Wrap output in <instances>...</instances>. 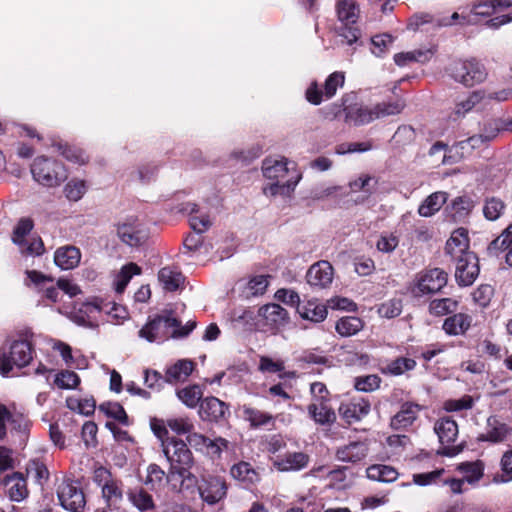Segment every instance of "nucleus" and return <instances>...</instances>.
I'll return each instance as SVG.
<instances>
[{
  "label": "nucleus",
  "instance_id": "f257e3e1",
  "mask_svg": "<svg viewBox=\"0 0 512 512\" xmlns=\"http://www.w3.org/2000/svg\"><path fill=\"white\" fill-rule=\"evenodd\" d=\"M33 359V345L24 335L9 338L0 348V374L7 377L14 367H26Z\"/></svg>",
  "mask_w": 512,
  "mask_h": 512
},
{
  "label": "nucleus",
  "instance_id": "f03ea898",
  "mask_svg": "<svg viewBox=\"0 0 512 512\" xmlns=\"http://www.w3.org/2000/svg\"><path fill=\"white\" fill-rule=\"evenodd\" d=\"M162 451L170 463L171 474H177L182 479V484L196 482L195 475L190 472L194 459L186 442L176 437L165 440Z\"/></svg>",
  "mask_w": 512,
  "mask_h": 512
},
{
  "label": "nucleus",
  "instance_id": "7ed1b4c3",
  "mask_svg": "<svg viewBox=\"0 0 512 512\" xmlns=\"http://www.w3.org/2000/svg\"><path fill=\"white\" fill-rule=\"evenodd\" d=\"M446 72L450 78L465 87L482 83L487 77L484 65L475 59L453 61L446 68Z\"/></svg>",
  "mask_w": 512,
  "mask_h": 512
},
{
  "label": "nucleus",
  "instance_id": "20e7f679",
  "mask_svg": "<svg viewBox=\"0 0 512 512\" xmlns=\"http://www.w3.org/2000/svg\"><path fill=\"white\" fill-rule=\"evenodd\" d=\"M31 173L36 182L46 187H56L66 178L62 164L44 156L34 159Z\"/></svg>",
  "mask_w": 512,
  "mask_h": 512
},
{
  "label": "nucleus",
  "instance_id": "39448f33",
  "mask_svg": "<svg viewBox=\"0 0 512 512\" xmlns=\"http://www.w3.org/2000/svg\"><path fill=\"white\" fill-rule=\"evenodd\" d=\"M94 483L101 488L102 497L108 507H116L123 498L122 483L105 467H98L93 474Z\"/></svg>",
  "mask_w": 512,
  "mask_h": 512
},
{
  "label": "nucleus",
  "instance_id": "423d86ee",
  "mask_svg": "<svg viewBox=\"0 0 512 512\" xmlns=\"http://www.w3.org/2000/svg\"><path fill=\"white\" fill-rule=\"evenodd\" d=\"M181 326L178 321L171 314L159 315L148 321L138 332V336L148 342L163 341L171 337V328Z\"/></svg>",
  "mask_w": 512,
  "mask_h": 512
},
{
  "label": "nucleus",
  "instance_id": "0eeeda50",
  "mask_svg": "<svg viewBox=\"0 0 512 512\" xmlns=\"http://www.w3.org/2000/svg\"><path fill=\"white\" fill-rule=\"evenodd\" d=\"M195 483L201 500L208 506L220 503L227 496L228 485L223 477L206 475Z\"/></svg>",
  "mask_w": 512,
  "mask_h": 512
},
{
  "label": "nucleus",
  "instance_id": "6e6552de",
  "mask_svg": "<svg viewBox=\"0 0 512 512\" xmlns=\"http://www.w3.org/2000/svg\"><path fill=\"white\" fill-rule=\"evenodd\" d=\"M60 505L70 512H83L86 499L82 488L70 479H63L57 487Z\"/></svg>",
  "mask_w": 512,
  "mask_h": 512
},
{
  "label": "nucleus",
  "instance_id": "1a4fd4ad",
  "mask_svg": "<svg viewBox=\"0 0 512 512\" xmlns=\"http://www.w3.org/2000/svg\"><path fill=\"white\" fill-rule=\"evenodd\" d=\"M434 430L439 437V441L444 446L439 453L448 457H453L460 452L459 447L449 446L455 441L458 435V425L450 417H443L439 419L434 426Z\"/></svg>",
  "mask_w": 512,
  "mask_h": 512
},
{
  "label": "nucleus",
  "instance_id": "9d476101",
  "mask_svg": "<svg viewBox=\"0 0 512 512\" xmlns=\"http://www.w3.org/2000/svg\"><path fill=\"white\" fill-rule=\"evenodd\" d=\"M344 73L342 72H334L328 76L324 83V91L318 88L316 82L310 84V86L306 90V99L313 105H319L323 98L330 99L332 98L338 89V87H342L344 84Z\"/></svg>",
  "mask_w": 512,
  "mask_h": 512
},
{
  "label": "nucleus",
  "instance_id": "9b49d317",
  "mask_svg": "<svg viewBox=\"0 0 512 512\" xmlns=\"http://www.w3.org/2000/svg\"><path fill=\"white\" fill-rule=\"evenodd\" d=\"M117 235L123 243L134 247L145 242L148 232L138 219L129 218L125 222L118 224Z\"/></svg>",
  "mask_w": 512,
  "mask_h": 512
},
{
  "label": "nucleus",
  "instance_id": "f8f14e48",
  "mask_svg": "<svg viewBox=\"0 0 512 512\" xmlns=\"http://www.w3.org/2000/svg\"><path fill=\"white\" fill-rule=\"evenodd\" d=\"M101 311L102 308L97 302H84L75 305L69 317L79 326L94 329L98 327Z\"/></svg>",
  "mask_w": 512,
  "mask_h": 512
},
{
  "label": "nucleus",
  "instance_id": "ddd939ff",
  "mask_svg": "<svg viewBox=\"0 0 512 512\" xmlns=\"http://www.w3.org/2000/svg\"><path fill=\"white\" fill-rule=\"evenodd\" d=\"M259 321L270 331L285 326L289 321L288 312L279 304L270 303L259 308Z\"/></svg>",
  "mask_w": 512,
  "mask_h": 512
},
{
  "label": "nucleus",
  "instance_id": "4468645a",
  "mask_svg": "<svg viewBox=\"0 0 512 512\" xmlns=\"http://www.w3.org/2000/svg\"><path fill=\"white\" fill-rule=\"evenodd\" d=\"M333 276V266L328 261L321 260L311 265L306 273V280L314 288L325 289L331 285Z\"/></svg>",
  "mask_w": 512,
  "mask_h": 512
},
{
  "label": "nucleus",
  "instance_id": "2eb2a0df",
  "mask_svg": "<svg viewBox=\"0 0 512 512\" xmlns=\"http://www.w3.org/2000/svg\"><path fill=\"white\" fill-rule=\"evenodd\" d=\"M455 278L460 286H470L479 275L478 258L473 254H466L465 258L455 263Z\"/></svg>",
  "mask_w": 512,
  "mask_h": 512
},
{
  "label": "nucleus",
  "instance_id": "dca6fc26",
  "mask_svg": "<svg viewBox=\"0 0 512 512\" xmlns=\"http://www.w3.org/2000/svg\"><path fill=\"white\" fill-rule=\"evenodd\" d=\"M445 252L455 263L465 258L466 254H473L469 251V239L464 229L460 228L452 233L446 242Z\"/></svg>",
  "mask_w": 512,
  "mask_h": 512
},
{
  "label": "nucleus",
  "instance_id": "f3484780",
  "mask_svg": "<svg viewBox=\"0 0 512 512\" xmlns=\"http://www.w3.org/2000/svg\"><path fill=\"white\" fill-rule=\"evenodd\" d=\"M447 284V273L439 268L431 269L420 276L417 290L420 294L439 292Z\"/></svg>",
  "mask_w": 512,
  "mask_h": 512
},
{
  "label": "nucleus",
  "instance_id": "a211bd4d",
  "mask_svg": "<svg viewBox=\"0 0 512 512\" xmlns=\"http://www.w3.org/2000/svg\"><path fill=\"white\" fill-rule=\"evenodd\" d=\"M26 276L31 283L35 285L39 292L44 294V297L55 303L59 299V289L57 284H53V279L44 275L43 273L36 270L26 271Z\"/></svg>",
  "mask_w": 512,
  "mask_h": 512
},
{
  "label": "nucleus",
  "instance_id": "6ab92c4d",
  "mask_svg": "<svg viewBox=\"0 0 512 512\" xmlns=\"http://www.w3.org/2000/svg\"><path fill=\"white\" fill-rule=\"evenodd\" d=\"M368 445L364 441H353L337 448L335 457L338 461L358 463L368 455Z\"/></svg>",
  "mask_w": 512,
  "mask_h": 512
},
{
  "label": "nucleus",
  "instance_id": "aec40b11",
  "mask_svg": "<svg viewBox=\"0 0 512 512\" xmlns=\"http://www.w3.org/2000/svg\"><path fill=\"white\" fill-rule=\"evenodd\" d=\"M510 434L511 429L506 423L499 420L496 416H490L487 419L485 432L478 436V440L500 443L505 441Z\"/></svg>",
  "mask_w": 512,
  "mask_h": 512
},
{
  "label": "nucleus",
  "instance_id": "412c9836",
  "mask_svg": "<svg viewBox=\"0 0 512 512\" xmlns=\"http://www.w3.org/2000/svg\"><path fill=\"white\" fill-rule=\"evenodd\" d=\"M309 463V456L304 452H289L273 459V466L280 472L299 471Z\"/></svg>",
  "mask_w": 512,
  "mask_h": 512
},
{
  "label": "nucleus",
  "instance_id": "4be33fe9",
  "mask_svg": "<svg viewBox=\"0 0 512 512\" xmlns=\"http://www.w3.org/2000/svg\"><path fill=\"white\" fill-rule=\"evenodd\" d=\"M226 404L216 397H206L199 404V416L204 421H218L225 416Z\"/></svg>",
  "mask_w": 512,
  "mask_h": 512
},
{
  "label": "nucleus",
  "instance_id": "5701e85b",
  "mask_svg": "<svg viewBox=\"0 0 512 512\" xmlns=\"http://www.w3.org/2000/svg\"><path fill=\"white\" fill-rule=\"evenodd\" d=\"M505 252V261L512 267V223L488 246V253L497 256Z\"/></svg>",
  "mask_w": 512,
  "mask_h": 512
},
{
  "label": "nucleus",
  "instance_id": "b1692460",
  "mask_svg": "<svg viewBox=\"0 0 512 512\" xmlns=\"http://www.w3.org/2000/svg\"><path fill=\"white\" fill-rule=\"evenodd\" d=\"M80 260L81 252L76 246H62L54 253V263L62 270H70L77 267Z\"/></svg>",
  "mask_w": 512,
  "mask_h": 512
},
{
  "label": "nucleus",
  "instance_id": "393cba45",
  "mask_svg": "<svg viewBox=\"0 0 512 512\" xmlns=\"http://www.w3.org/2000/svg\"><path fill=\"white\" fill-rule=\"evenodd\" d=\"M485 97V93L482 90H475L468 93L465 98L456 101L451 113V117L453 120H458L465 117L466 114L471 112L479 103L484 100Z\"/></svg>",
  "mask_w": 512,
  "mask_h": 512
},
{
  "label": "nucleus",
  "instance_id": "a878e982",
  "mask_svg": "<svg viewBox=\"0 0 512 512\" xmlns=\"http://www.w3.org/2000/svg\"><path fill=\"white\" fill-rule=\"evenodd\" d=\"M288 165L289 161L286 158H267L262 164L263 175L269 180L285 181L290 171Z\"/></svg>",
  "mask_w": 512,
  "mask_h": 512
},
{
  "label": "nucleus",
  "instance_id": "bb28decb",
  "mask_svg": "<svg viewBox=\"0 0 512 512\" xmlns=\"http://www.w3.org/2000/svg\"><path fill=\"white\" fill-rule=\"evenodd\" d=\"M420 406L414 403H404L401 409L391 419V427L395 430L407 428L416 420Z\"/></svg>",
  "mask_w": 512,
  "mask_h": 512
},
{
  "label": "nucleus",
  "instance_id": "cd10ccee",
  "mask_svg": "<svg viewBox=\"0 0 512 512\" xmlns=\"http://www.w3.org/2000/svg\"><path fill=\"white\" fill-rule=\"evenodd\" d=\"M472 317L465 313H455L447 317L442 325L443 330L450 336L463 335L471 327Z\"/></svg>",
  "mask_w": 512,
  "mask_h": 512
},
{
  "label": "nucleus",
  "instance_id": "c85d7f7f",
  "mask_svg": "<svg viewBox=\"0 0 512 512\" xmlns=\"http://www.w3.org/2000/svg\"><path fill=\"white\" fill-rule=\"evenodd\" d=\"M339 412L348 423L359 421L370 412V403L364 399L353 400L342 404Z\"/></svg>",
  "mask_w": 512,
  "mask_h": 512
},
{
  "label": "nucleus",
  "instance_id": "c756f323",
  "mask_svg": "<svg viewBox=\"0 0 512 512\" xmlns=\"http://www.w3.org/2000/svg\"><path fill=\"white\" fill-rule=\"evenodd\" d=\"M308 414L319 425H331L336 420V414L328 401L312 402L308 406Z\"/></svg>",
  "mask_w": 512,
  "mask_h": 512
},
{
  "label": "nucleus",
  "instance_id": "7c9ffc66",
  "mask_svg": "<svg viewBox=\"0 0 512 512\" xmlns=\"http://www.w3.org/2000/svg\"><path fill=\"white\" fill-rule=\"evenodd\" d=\"M448 200V193L437 191L427 196L418 207V214L431 217L436 214Z\"/></svg>",
  "mask_w": 512,
  "mask_h": 512
},
{
  "label": "nucleus",
  "instance_id": "2f4dec72",
  "mask_svg": "<svg viewBox=\"0 0 512 512\" xmlns=\"http://www.w3.org/2000/svg\"><path fill=\"white\" fill-rule=\"evenodd\" d=\"M474 202L470 197L459 196L456 197L451 204L447 207L450 217L454 222L464 220L472 211Z\"/></svg>",
  "mask_w": 512,
  "mask_h": 512
},
{
  "label": "nucleus",
  "instance_id": "473e14b6",
  "mask_svg": "<svg viewBox=\"0 0 512 512\" xmlns=\"http://www.w3.org/2000/svg\"><path fill=\"white\" fill-rule=\"evenodd\" d=\"M158 280L166 291H176L183 283V274L174 267H163L158 273Z\"/></svg>",
  "mask_w": 512,
  "mask_h": 512
},
{
  "label": "nucleus",
  "instance_id": "72a5a7b5",
  "mask_svg": "<svg viewBox=\"0 0 512 512\" xmlns=\"http://www.w3.org/2000/svg\"><path fill=\"white\" fill-rule=\"evenodd\" d=\"M346 120L355 125H365L376 119L374 106H353L345 109Z\"/></svg>",
  "mask_w": 512,
  "mask_h": 512
},
{
  "label": "nucleus",
  "instance_id": "f704fd0d",
  "mask_svg": "<svg viewBox=\"0 0 512 512\" xmlns=\"http://www.w3.org/2000/svg\"><path fill=\"white\" fill-rule=\"evenodd\" d=\"M366 474L370 480L382 483L394 482L399 476L398 471L394 467L384 464H374L369 466L366 469Z\"/></svg>",
  "mask_w": 512,
  "mask_h": 512
},
{
  "label": "nucleus",
  "instance_id": "c9c22d12",
  "mask_svg": "<svg viewBox=\"0 0 512 512\" xmlns=\"http://www.w3.org/2000/svg\"><path fill=\"white\" fill-rule=\"evenodd\" d=\"M230 475L237 481L246 485L254 484L259 481L258 472L250 463L241 461L234 464L230 469Z\"/></svg>",
  "mask_w": 512,
  "mask_h": 512
},
{
  "label": "nucleus",
  "instance_id": "e433bc0d",
  "mask_svg": "<svg viewBox=\"0 0 512 512\" xmlns=\"http://www.w3.org/2000/svg\"><path fill=\"white\" fill-rule=\"evenodd\" d=\"M297 312L303 319L316 323L323 321L327 317L326 307L315 301H308L305 304L298 305Z\"/></svg>",
  "mask_w": 512,
  "mask_h": 512
},
{
  "label": "nucleus",
  "instance_id": "4c0bfd02",
  "mask_svg": "<svg viewBox=\"0 0 512 512\" xmlns=\"http://www.w3.org/2000/svg\"><path fill=\"white\" fill-rule=\"evenodd\" d=\"M512 6V0H480L475 3L471 9L474 16H490L498 8H508Z\"/></svg>",
  "mask_w": 512,
  "mask_h": 512
},
{
  "label": "nucleus",
  "instance_id": "58836bf2",
  "mask_svg": "<svg viewBox=\"0 0 512 512\" xmlns=\"http://www.w3.org/2000/svg\"><path fill=\"white\" fill-rule=\"evenodd\" d=\"M243 416L253 428L268 426L274 422L270 413L246 405L243 406Z\"/></svg>",
  "mask_w": 512,
  "mask_h": 512
},
{
  "label": "nucleus",
  "instance_id": "ea45409f",
  "mask_svg": "<svg viewBox=\"0 0 512 512\" xmlns=\"http://www.w3.org/2000/svg\"><path fill=\"white\" fill-rule=\"evenodd\" d=\"M300 179V175H295L286 179L285 181H276L265 186L263 188V193L267 196H275V195H289L298 184Z\"/></svg>",
  "mask_w": 512,
  "mask_h": 512
},
{
  "label": "nucleus",
  "instance_id": "a19ab883",
  "mask_svg": "<svg viewBox=\"0 0 512 512\" xmlns=\"http://www.w3.org/2000/svg\"><path fill=\"white\" fill-rule=\"evenodd\" d=\"M337 14L342 25L356 24L359 9L354 0H342L337 5Z\"/></svg>",
  "mask_w": 512,
  "mask_h": 512
},
{
  "label": "nucleus",
  "instance_id": "79ce46f5",
  "mask_svg": "<svg viewBox=\"0 0 512 512\" xmlns=\"http://www.w3.org/2000/svg\"><path fill=\"white\" fill-rule=\"evenodd\" d=\"M194 363L191 360H179L166 371V381L174 382L186 379L193 371Z\"/></svg>",
  "mask_w": 512,
  "mask_h": 512
},
{
  "label": "nucleus",
  "instance_id": "37998d69",
  "mask_svg": "<svg viewBox=\"0 0 512 512\" xmlns=\"http://www.w3.org/2000/svg\"><path fill=\"white\" fill-rule=\"evenodd\" d=\"M363 328V321L355 316H346L340 318L335 325L337 333L343 337H350L358 333Z\"/></svg>",
  "mask_w": 512,
  "mask_h": 512
},
{
  "label": "nucleus",
  "instance_id": "c03bdc74",
  "mask_svg": "<svg viewBox=\"0 0 512 512\" xmlns=\"http://www.w3.org/2000/svg\"><path fill=\"white\" fill-rule=\"evenodd\" d=\"M506 210L504 201L495 196L487 197L483 205V215L489 221L499 219Z\"/></svg>",
  "mask_w": 512,
  "mask_h": 512
},
{
  "label": "nucleus",
  "instance_id": "a18cd8bd",
  "mask_svg": "<svg viewBox=\"0 0 512 512\" xmlns=\"http://www.w3.org/2000/svg\"><path fill=\"white\" fill-rule=\"evenodd\" d=\"M190 210L191 216H190V226L193 229L194 232L198 234L204 233L208 228L211 226V220L207 214H198L199 209L197 204L195 203H188L187 208Z\"/></svg>",
  "mask_w": 512,
  "mask_h": 512
},
{
  "label": "nucleus",
  "instance_id": "49530a36",
  "mask_svg": "<svg viewBox=\"0 0 512 512\" xmlns=\"http://www.w3.org/2000/svg\"><path fill=\"white\" fill-rule=\"evenodd\" d=\"M11 482H14V484L9 488V495L11 500L21 501L27 495L26 484L22 474L15 472L11 476H6L4 484L8 485Z\"/></svg>",
  "mask_w": 512,
  "mask_h": 512
},
{
  "label": "nucleus",
  "instance_id": "de8ad7c7",
  "mask_svg": "<svg viewBox=\"0 0 512 512\" xmlns=\"http://www.w3.org/2000/svg\"><path fill=\"white\" fill-rule=\"evenodd\" d=\"M128 497L132 504L142 512L152 510L155 507L152 496L143 488L131 490Z\"/></svg>",
  "mask_w": 512,
  "mask_h": 512
},
{
  "label": "nucleus",
  "instance_id": "09e8293b",
  "mask_svg": "<svg viewBox=\"0 0 512 512\" xmlns=\"http://www.w3.org/2000/svg\"><path fill=\"white\" fill-rule=\"evenodd\" d=\"M458 308V301L453 298L434 299L429 303V312L435 316L454 313Z\"/></svg>",
  "mask_w": 512,
  "mask_h": 512
},
{
  "label": "nucleus",
  "instance_id": "8fccbe9b",
  "mask_svg": "<svg viewBox=\"0 0 512 512\" xmlns=\"http://www.w3.org/2000/svg\"><path fill=\"white\" fill-rule=\"evenodd\" d=\"M339 362L352 366V365H366L370 358L365 353H360L355 350L341 348L337 354Z\"/></svg>",
  "mask_w": 512,
  "mask_h": 512
},
{
  "label": "nucleus",
  "instance_id": "3c124183",
  "mask_svg": "<svg viewBox=\"0 0 512 512\" xmlns=\"http://www.w3.org/2000/svg\"><path fill=\"white\" fill-rule=\"evenodd\" d=\"M141 268L135 263H129L122 267L116 277L115 290L117 293H122L133 275H139Z\"/></svg>",
  "mask_w": 512,
  "mask_h": 512
},
{
  "label": "nucleus",
  "instance_id": "603ef678",
  "mask_svg": "<svg viewBox=\"0 0 512 512\" xmlns=\"http://www.w3.org/2000/svg\"><path fill=\"white\" fill-rule=\"evenodd\" d=\"M431 57V52L429 50H416L410 52H402L394 55V62L398 66H405L410 62H421L424 63L429 60Z\"/></svg>",
  "mask_w": 512,
  "mask_h": 512
},
{
  "label": "nucleus",
  "instance_id": "864d4df0",
  "mask_svg": "<svg viewBox=\"0 0 512 512\" xmlns=\"http://www.w3.org/2000/svg\"><path fill=\"white\" fill-rule=\"evenodd\" d=\"M352 192H364L366 195H370L377 189L376 178L362 174L355 180L349 183Z\"/></svg>",
  "mask_w": 512,
  "mask_h": 512
},
{
  "label": "nucleus",
  "instance_id": "5fc2aeb1",
  "mask_svg": "<svg viewBox=\"0 0 512 512\" xmlns=\"http://www.w3.org/2000/svg\"><path fill=\"white\" fill-rule=\"evenodd\" d=\"M177 396L188 408H195L202 397V391L197 385L182 388L177 391Z\"/></svg>",
  "mask_w": 512,
  "mask_h": 512
},
{
  "label": "nucleus",
  "instance_id": "6e6d98bb",
  "mask_svg": "<svg viewBox=\"0 0 512 512\" xmlns=\"http://www.w3.org/2000/svg\"><path fill=\"white\" fill-rule=\"evenodd\" d=\"M268 277L264 275H258L249 280L244 289V295L246 298L263 295L268 287Z\"/></svg>",
  "mask_w": 512,
  "mask_h": 512
},
{
  "label": "nucleus",
  "instance_id": "4d7b16f0",
  "mask_svg": "<svg viewBox=\"0 0 512 512\" xmlns=\"http://www.w3.org/2000/svg\"><path fill=\"white\" fill-rule=\"evenodd\" d=\"M405 107V102L403 100H396L393 102H382L374 105L376 119L397 115L401 113V111Z\"/></svg>",
  "mask_w": 512,
  "mask_h": 512
},
{
  "label": "nucleus",
  "instance_id": "13d9d810",
  "mask_svg": "<svg viewBox=\"0 0 512 512\" xmlns=\"http://www.w3.org/2000/svg\"><path fill=\"white\" fill-rule=\"evenodd\" d=\"M458 469L464 474V480L468 483H475L483 476V464L479 461L461 463Z\"/></svg>",
  "mask_w": 512,
  "mask_h": 512
},
{
  "label": "nucleus",
  "instance_id": "bf43d9fd",
  "mask_svg": "<svg viewBox=\"0 0 512 512\" xmlns=\"http://www.w3.org/2000/svg\"><path fill=\"white\" fill-rule=\"evenodd\" d=\"M416 367V361L411 358L400 357L393 361H391L387 367L386 371L391 375H401L406 371L413 370Z\"/></svg>",
  "mask_w": 512,
  "mask_h": 512
},
{
  "label": "nucleus",
  "instance_id": "052dcab7",
  "mask_svg": "<svg viewBox=\"0 0 512 512\" xmlns=\"http://www.w3.org/2000/svg\"><path fill=\"white\" fill-rule=\"evenodd\" d=\"M100 411L104 412L108 417L113 418L119 421L122 424H127L128 417L127 414L119 403L116 402H106L102 403L99 406Z\"/></svg>",
  "mask_w": 512,
  "mask_h": 512
},
{
  "label": "nucleus",
  "instance_id": "680f3d73",
  "mask_svg": "<svg viewBox=\"0 0 512 512\" xmlns=\"http://www.w3.org/2000/svg\"><path fill=\"white\" fill-rule=\"evenodd\" d=\"M54 383L60 389H74L80 383V378L75 372L64 370L56 374Z\"/></svg>",
  "mask_w": 512,
  "mask_h": 512
},
{
  "label": "nucleus",
  "instance_id": "e2e57ef3",
  "mask_svg": "<svg viewBox=\"0 0 512 512\" xmlns=\"http://www.w3.org/2000/svg\"><path fill=\"white\" fill-rule=\"evenodd\" d=\"M27 475L31 477L35 482L41 484L46 481L49 476L46 465L39 460H32L27 464Z\"/></svg>",
  "mask_w": 512,
  "mask_h": 512
},
{
  "label": "nucleus",
  "instance_id": "0e129e2a",
  "mask_svg": "<svg viewBox=\"0 0 512 512\" xmlns=\"http://www.w3.org/2000/svg\"><path fill=\"white\" fill-rule=\"evenodd\" d=\"M393 43V38L389 34L375 35L371 38V52L377 56H383Z\"/></svg>",
  "mask_w": 512,
  "mask_h": 512
},
{
  "label": "nucleus",
  "instance_id": "69168bd1",
  "mask_svg": "<svg viewBox=\"0 0 512 512\" xmlns=\"http://www.w3.org/2000/svg\"><path fill=\"white\" fill-rule=\"evenodd\" d=\"M32 229L33 221L31 219H20L13 231V242L19 246L26 244L25 236L28 235Z\"/></svg>",
  "mask_w": 512,
  "mask_h": 512
},
{
  "label": "nucleus",
  "instance_id": "338daca9",
  "mask_svg": "<svg viewBox=\"0 0 512 512\" xmlns=\"http://www.w3.org/2000/svg\"><path fill=\"white\" fill-rule=\"evenodd\" d=\"M86 192L83 180L72 179L64 187L65 196L71 201L80 200Z\"/></svg>",
  "mask_w": 512,
  "mask_h": 512
},
{
  "label": "nucleus",
  "instance_id": "774afa93",
  "mask_svg": "<svg viewBox=\"0 0 512 512\" xmlns=\"http://www.w3.org/2000/svg\"><path fill=\"white\" fill-rule=\"evenodd\" d=\"M402 312V301L400 299H390L384 303H382L378 308V313L381 317L384 318H394L401 314Z\"/></svg>",
  "mask_w": 512,
  "mask_h": 512
}]
</instances>
